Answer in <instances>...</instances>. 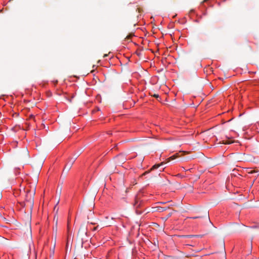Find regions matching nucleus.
<instances>
[{
  "label": "nucleus",
  "instance_id": "1",
  "mask_svg": "<svg viewBox=\"0 0 259 259\" xmlns=\"http://www.w3.org/2000/svg\"><path fill=\"white\" fill-rule=\"evenodd\" d=\"M88 239L87 226L84 224H82L78 232L76 238L77 242L78 245L82 247L83 243L88 241Z\"/></svg>",
  "mask_w": 259,
  "mask_h": 259
},
{
  "label": "nucleus",
  "instance_id": "2",
  "mask_svg": "<svg viewBox=\"0 0 259 259\" xmlns=\"http://www.w3.org/2000/svg\"><path fill=\"white\" fill-rule=\"evenodd\" d=\"M35 195V191L28 190L26 191L25 195V201L21 203L23 206H25L30 209V212H31L33 204H34V196Z\"/></svg>",
  "mask_w": 259,
  "mask_h": 259
},
{
  "label": "nucleus",
  "instance_id": "3",
  "mask_svg": "<svg viewBox=\"0 0 259 259\" xmlns=\"http://www.w3.org/2000/svg\"><path fill=\"white\" fill-rule=\"evenodd\" d=\"M143 204V201L141 200V198L137 195L135 198V202L134 203V206L136 209V212L138 214H140L142 212V210H138L139 208H140Z\"/></svg>",
  "mask_w": 259,
  "mask_h": 259
},
{
  "label": "nucleus",
  "instance_id": "4",
  "mask_svg": "<svg viewBox=\"0 0 259 259\" xmlns=\"http://www.w3.org/2000/svg\"><path fill=\"white\" fill-rule=\"evenodd\" d=\"M17 156L20 160L25 161L29 158V152L27 149H23L18 153Z\"/></svg>",
  "mask_w": 259,
  "mask_h": 259
},
{
  "label": "nucleus",
  "instance_id": "5",
  "mask_svg": "<svg viewBox=\"0 0 259 259\" xmlns=\"http://www.w3.org/2000/svg\"><path fill=\"white\" fill-rule=\"evenodd\" d=\"M114 160L116 164L121 165L125 162L126 158H125L124 155L120 154L116 156Z\"/></svg>",
  "mask_w": 259,
  "mask_h": 259
},
{
  "label": "nucleus",
  "instance_id": "6",
  "mask_svg": "<svg viewBox=\"0 0 259 259\" xmlns=\"http://www.w3.org/2000/svg\"><path fill=\"white\" fill-rule=\"evenodd\" d=\"M169 208V207H161V206H156L154 207H152V211H158V212H163L167 209Z\"/></svg>",
  "mask_w": 259,
  "mask_h": 259
},
{
  "label": "nucleus",
  "instance_id": "7",
  "mask_svg": "<svg viewBox=\"0 0 259 259\" xmlns=\"http://www.w3.org/2000/svg\"><path fill=\"white\" fill-rule=\"evenodd\" d=\"M164 163V162H162L161 163H160V164H155L154 165L152 168L150 169V170H148V171H145L144 173H143L141 177H143V176H145L147 174H148L150 172V171L153 169H156V168H158V167H159L161 165H163V164Z\"/></svg>",
  "mask_w": 259,
  "mask_h": 259
},
{
  "label": "nucleus",
  "instance_id": "8",
  "mask_svg": "<svg viewBox=\"0 0 259 259\" xmlns=\"http://www.w3.org/2000/svg\"><path fill=\"white\" fill-rule=\"evenodd\" d=\"M204 217L207 218L208 219L209 221H210V219H209V212L207 210L205 211L204 214L203 216H196V217H191L190 218L192 219H196L202 218Z\"/></svg>",
  "mask_w": 259,
  "mask_h": 259
},
{
  "label": "nucleus",
  "instance_id": "9",
  "mask_svg": "<svg viewBox=\"0 0 259 259\" xmlns=\"http://www.w3.org/2000/svg\"><path fill=\"white\" fill-rule=\"evenodd\" d=\"M228 140L227 141H222V142H220L219 144H230L234 142V141L231 140L229 138H228L227 137H226Z\"/></svg>",
  "mask_w": 259,
  "mask_h": 259
},
{
  "label": "nucleus",
  "instance_id": "10",
  "mask_svg": "<svg viewBox=\"0 0 259 259\" xmlns=\"http://www.w3.org/2000/svg\"><path fill=\"white\" fill-rule=\"evenodd\" d=\"M134 36V35H133V33H129L128 35H127L124 38V39L123 40L125 41H127V42H130L131 41V37Z\"/></svg>",
  "mask_w": 259,
  "mask_h": 259
},
{
  "label": "nucleus",
  "instance_id": "11",
  "mask_svg": "<svg viewBox=\"0 0 259 259\" xmlns=\"http://www.w3.org/2000/svg\"><path fill=\"white\" fill-rule=\"evenodd\" d=\"M72 166V164H71V163H70V162H68L67 164L65 165L64 170H66L67 171H68L70 169Z\"/></svg>",
  "mask_w": 259,
  "mask_h": 259
},
{
  "label": "nucleus",
  "instance_id": "12",
  "mask_svg": "<svg viewBox=\"0 0 259 259\" xmlns=\"http://www.w3.org/2000/svg\"><path fill=\"white\" fill-rule=\"evenodd\" d=\"M194 236H200V235H181V236H179V237L181 238H191V237H193Z\"/></svg>",
  "mask_w": 259,
  "mask_h": 259
},
{
  "label": "nucleus",
  "instance_id": "13",
  "mask_svg": "<svg viewBox=\"0 0 259 259\" xmlns=\"http://www.w3.org/2000/svg\"><path fill=\"white\" fill-rule=\"evenodd\" d=\"M76 159V157H72V158H70L69 160V162H70V163H71V164L73 165V163L74 162V161H75V160Z\"/></svg>",
  "mask_w": 259,
  "mask_h": 259
},
{
  "label": "nucleus",
  "instance_id": "14",
  "mask_svg": "<svg viewBox=\"0 0 259 259\" xmlns=\"http://www.w3.org/2000/svg\"><path fill=\"white\" fill-rule=\"evenodd\" d=\"M176 158V157L174 155L171 156V157H170L169 158H167L166 159V161L168 162H169L170 160L175 159Z\"/></svg>",
  "mask_w": 259,
  "mask_h": 259
},
{
  "label": "nucleus",
  "instance_id": "15",
  "mask_svg": "<svg viewBox=\"0 0 259 259\" xmlns=\"http://www.w3.org/2000/svg\"><path fill=\"white\" fill-rule=\"evenodd\" d=\"M172 214V212H171L170 213H169L167 216L165 217V220H167L168 218H169L171 216V215Z\"/></svg>",
  "mask_w": 259,
  "mask_h": 259
},
{
  "label": "nucleus",
  "instance_id": "16",
  "mask_svg": "<svg viewBox=\"0 0 259 259\" xmlns=\"http://www.w3.org/2000/svg\"><path fill=\"white\" fill-rule=\"evenodd\" d=\"M174 156L176 157V158L181 157V155H180L179 153L175 154Z\"/></svg>",
  "mask_w": 259,
  "mask_h": 259
},
{
  "label": "nucleus",
  "instance_id": "17",
  "mask_svg": "<svg viewBox=\"0 0 259 259\" xmlns=\"http://www.w3.org/2000/svg\"><path fill=\"white\" fill-rule=\"evenodd\" d=\"M166 202H158V204H165Z\"/></svg>",
  "mask_w": 259,
  "mask_h": 259
},
{
  "label": "nucleus",
  "instance_id": "18",
  "mask_svg": "<svg viewBox=\"0 0 259 259\" xmlns=\"http://www.w3.org/2000/svg\"><path fill=\"white\" fill-rule=\"evenodd\" d=\"M153 96L157 98L159 97V95L157 94H154Z\"/></svg>",
  "mask_w": 259,
  "mask_h": 259
},
{
  "label": "nucleus",
  "instance_id": "19",
  "mask_svg": "<svg viewBox=\"0 0 259 259\" xmlns=\"http://www.w3.org/2000/svg\"><path fill=\"white\" fill-rule=\"evenodd\" d=\"M79 154H80V153H77L75 154L74 157H76V158H77L79 155Z\"/></svg>",
  "mask_w": 259,
  "mask_h": 259
},
{
  "label": "nucleus",
  "instance_id": "20",
  "mask_svg": "<svg viewBox=\"0 0 259 259\" xmlns=\"http://www.w3.org/2000/svg\"><path fill=\"white\" fill-rule=\"evenodd\" d=\"M99 227V226H96V227H95L94 229H93V231H95L96 230H97V229Z\"/></svg>",
  "mask_w": 259,
  "mask_h": 259
},
{
  "label": "nucleus",
  "instance_id": "21",
  "mask_svg": "<svg viewBox=\"0 0 259 259\" xmlns=\"http://www.w3.org/2000/svg\"><path fill=\"white\" fill-rule=\"evenodd\" d=\"M256 171H254V170H251V171L250 172V173H251V174L256 173Z\"/></svg>",
  "mask_w": 259,
  "mask_h": 259
},
{
  "label": "nucleus",
  "instance_id": "22",
  "mask_svg": "<svg viewBox=\"0 0 259 259\" xmlns=\"http://www.w3.org/2000/svg\"><path fill=\"white\" fill-rule=\"evenodd\" d=\"M28 220H30V219H31V216L30 215L29 216L28 214Z\"/></svg>",
  "mask_w": 259,
  "mask_h": 259
},
{
  "label": "nucleus",
  "instance_id": "23",
  "mask_svg": "<svg viewBox=\"0 0 259 259\" xmlns=\"http://www.w3.org/2000/svg\"><path fill=\"white\" fill-rule=\"evenodd\" d=\"M190 12H191V13H192V12H193H193H194V10H191V11H190Z\"/></svg>",
  "mask_w": 259,
  "mask_h": 259
},
{
  "label": "nucleus",
  "instance_id": "24",
  "mask_svg": "<svg viewBox=\"0 0 259 259\" xmlns=\"http://www.w3.org/2000/svg\"><path fill=\"white\" fill-rule=\"evenodd\" d=\"M106 56H107V54H105L103 56L104 58L106 57Z\"/></svg>",
  "mask_w": 259,
  "mask_h": 259
},
{
  "label": "nucleus",
  "instance_id": "25",
  "mask_svg": "<svg viewBox=\"0 0 259 259\" xmlns=\"http://www.w3.org/2000/svg\"><path fill=\"white\" fill-rule=\"evenodd\" d=\"M203 15H206V12H204V13H203Z\"/></svg>",
  "mask_w": 259,
  "mask_h": 259
},
{
  "label": "nucleus",
  "instance_id": "26",
  "mask_svg": "<svg viewBox=\"0 0 259 259\" xmlns=\"http://www.w3.org/2000/svg\"><path fill=\"white\" fill-rule=\"evenodd\" d=\"M91 224H93V225H95V224H96V223H92Z\"/></svg>",
  "mask_w": 259,
  "mask_h": 259
},
{
  "label": "nucleus",
  "instance_id": "27",
  "mask_svg": "<svg viewBox=\"0 0 259 259\" xmlns=\"http://www.w3.org/2000/svg\"><path fill=\"white\" fill-rule=\"evenodd\" d=\"M170 37H171V38H172V35L171 34H170Z\"/></svg>",
  "mask_w": 259,
  "mask_h": 259
},
{
  "label": "nucleus",
  "instance_id": "28",
  "mask_svg": "<svg viewBox=\"0 0 259 259\" xmlns=\"http://www.w3.org/2000/svg\"><path fill=\"white\" fill-rule=\"evenodd\" d=\"M46 127V126L44 125V128H45Z\"/></svg>",
  "mask_w": 259,
  "mask_h": 259
}]
</instances>
